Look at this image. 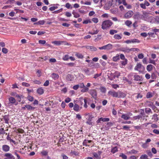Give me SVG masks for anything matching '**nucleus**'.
I'll return each mask as SVG.
<instances>
[{"mask_svg": "<svg viewBox=\"0 0 159 159\" xmlns=\"http://www.w3.org/2000/svg\"><path fill=\"white\" fill-rule=\"evenodd\" d=\"M154 95V92H148L146 95V98H151Z\"/></svg>", "mask_w": 159, "mask_h": 159, "instance_id": "nucleus-13", "label": "nucleus"}, {"mask_svg": "<svg viewBox=\"0 0 159 159\" xmlns=\"http://www.w3.org/2000/svg\"><path fill=\"white\" fill-rule=\"evenodd\" d=\"M143 95L140 93H138L137 94V96L136 97V98L137 99H141L143 97Z\"/></svg>", "mask_w": 159, "mask_h": 159, "instance_id": "nucleus-53", "label": "nucleus"}, {"mask_svg": "<svg viewBox=\"0 0 159 159\" xmlns=\"http://www.w3.org/2000/svg\"><path fill=\"white\" fill-rule=\"evenodd\" d=\"M140 158V159H148V156L145 154L142 155L141 156Z\"/></svg>", "mask_w": 159, "mask_h": 159, "instance_id": "nucleus-38", "label": "nucleus"}, {"mask_svg": "<svg viewBox=\"0 0 159 159\" xmlns=\"http://www.w3.org/2000/svg\"><path fill=\"white\" fill-rule=\"evenodd\" d=\"M9 101L10 103L13 104L16 101L15 98L12 97H10L9 98Z\"/></svg>", "mask_w": 159, "mask_h": 159, "instance_id": "nucleus-27", "label": "nucleus"}, {"mask_svg": "<svg viewBox=\"0 0 159 159\" xmlns=\"http://www.w3.org/2000/svg\"><path fill=\"white\" fill-rule=\"evenodd\" d=\"M7 140L9 141L10 142H12L13 143H15V141L11 139L10 137H9V135L8 134L7 137Z\"/></svg>", "mask_w": 159, "mask_h": 159, "instance_id": "nucleus-41", "label": "nucleus"}, {"mask_svg": "<svg viewBox=\"0 0 159 159\" xmlns=\"http://www.w3.org/2000/svg\"><path fill=\"white\" fill-rule=\"evenodd\" d=\"M122 51L128 53L130 52L133 51V49H130L128 48H122Z\"/></svg>", "mask_w": 159, "mask_h": 159, "instance_id": "nucleus-17", "label": "nucleus"}, {"mask_svg": "<svg viewBox=\"0 0 159 159\" xmlns=\"http://www.w3.org/2000/svg\"><path fill=\"white\" fill-rule=\"evenodd\" d=\"M75 56L78 58L80 59H82L84 57L83 55L82 54L77 52L76 53Z\"/></svg>", "mask_w": 159, "mask_h": 159, "instance_id": "nucleus-28", "label": "nucleus"}, {"mask_svg": "<svg viewBox=\"0 0 159 159\" xmlns=\"http://www.w3.org/2000/svg\"><path fill=\"white\" fill-rule=\"evenodd\" d=\"M127 59L124 60L120 61V63L123 66H125L127 64Z\"/></svg>", "mask_w": 159, "mask_h": 159, "instance_id": "nucleus-42", "label": "nucleus"}, {"mask_svg": "<svg viewBox=\"0 0 159 159\" xmlns=\"http://www.w3.org/2000/svg\"><path fill=\"white\" fill-rule=\"evenodd\" d=\"M84 71L87 75H91V74L89 72V68H84Z\"/></svg>", "mask_w": 159, "mask_h": 159, "instance_id": "nucleus-33", "label": "nucleus"}, {"mask_svg": "<svg viewBox=\"0 0 159 159\" xmlns=\"http://www.w3.org/2000/svg\"><path fill=\"white\" fill-rule=\"evenodd\" d=\"M148 146L149 145L148 143H145L143 144L142 145V147L144 148H146L148 147Z\"/></svg>", "mask_w": 159, "mask_h": 159, "instance_id": "nucleus-48", "label": "nucleus"}, {"mask_svg": "<svg viewBox=\"0 0 159 159\" xmlns=\"http://www.w3.org/2000/svg\"><path fill=\"white\" fill-rule=\"evenodd\" d=\"M102 75V73H100V74H96L94 75L93 78L96 79L98 77Z\"/></svg>", "mask_w": 159, "mask_h": 159, "instance_id": "nucleus-57", "label": "nucleus"}, {"mask_svg": "<svg viewBox=\"0 0 159 159\" xmlns=\"http://www.w3.org/2000/svg\"><path fill=\"white\" fill-rule=\"evenodd\" d=\"M145 112L147 114H149V113L152 114V112L151 110L149 108H146L145 109Z\"/></svg>", "mask_w": 159, "mask_h": 159, "instance_id": "nucleus-32", "label": "nucleus"}, {"mask_svg": "<svg viewBox=\"0 0 159 159\" xmlns=\"http://www.w3.org/2000/svg\"><path fill=\"white\" fill-rule=\"evenodd\" d=\"M85 116H88L87 118V119L89 121H90L93 118L92 115L89 113L85 114Z\"/></svg>", "mask_w": 159, "mask_h": 159, "instance_id": "nucleus-23", "label": "nucleus"}, {"mask_svg": "<svg viewBox=\"0 0 159 159\" xmlns=\"http://www.w3.org/2000/svg\"><path fill=\"white\" fill-rule=\"evenodd\" d=\"M25 107L27 110L29 111H33L35 108V107H32L29 105H25Z\"/></svg>", "mask_w": 159, "mask_h": 159, "instance_id": "nucleus-20", "label": "nucleus"}, {"mask_svg": "<svg viewBox=\"0 0 159 159\" xmlns=\"http://www.w3.org/2000/svg\"><path fill=\"white\" fill-rule=\"evenodd\" d=\"M135 70L138 71L139 73H142L145 70V67L140 63H138L134 68Z\"/></svg>", "mask_w": 159, "mask_h": 159, "instance_id": "nucleus-2", "label": "nucleus"}, {"mask_svg": "<svg viewBox=\"0 0 159 159\" xmlns=\"http://www.w3.org/2000/svg\"><path fill=\"white\" fill-rule=\"evenodd\" d=\"M149 18L148 13L145 11L143 12V14L142 16V19L144 20H147L148 18Z\"/></svg>", "mask_w": 159, "mask_h": 159, "instance_id": "nucleus-9", "label": "nucleus"}, {"mask_svg": "<svg viewBox=\"0 0 159 159\" xmlns=\"http://www.w3.org/2000/svg\"><path fill=\"white\" fill-rule=\"evenodd\" d=\"M83 89L81 90V91L82 93H84L87 92L89 90V88L86 87L84 86Z\"/></svg>", "mask_w": 159, "mask_h": 159, "instance_id": "nucleus-37", "label": "nucleus"}, {"mask_svg": "<svg viewBox=\"0 0 159 159\" xmlns=\"http://www.w3.org/2000/svg\"><path fill=\"white\" fill-rule=\"evenodd\" d=\"M86 48L87 49H89L92 51H95L97 50V48L93 46H86Z\"/></svg>", "mask_w": 159, "mask_h": 159, "instance_id": "nucleus-18", "label": "nucleus"}, {"mask_svg": "<svg viewBox=\"0 0 159 159\" xmlns=\"http://www.w3.org/2000/svg\"><path fill=\"white\" fill-rule=\"evenodd\" d=\"M45 23V21L44 20H40L38 21L39 25H43Z\"/></svg>", "mask_w": 159, "mask_h": 159, "instance_id": "nucleus-51", "label": "nucleus"}, {"mask_svg": "<svg viewBox=\"0 0 159 159\" xmlns=\"http://www.w3.org/2000/svg\"><path fill=\"white\" fill-rule=\"evenodd\" d=\"M117 95H118V97H117V98H123L126 96V94L125 93L121 91H119L117 92Z\"/></svg>", "mask_w": 159, "mask_h": 159, "instance_id": "nucleus-7", "label": "nucleus"}, {"mask_svg": "<svg viewBox=\"0 0 159 159\" xmlns=\"http://www.w3.org/2000/svg\"><path fill=\"white\" fill-rule=\"evenodd\" d=\"M113 45L110 43H109L107 45L103 46L101 47H99L98 48L100 50H109L112 49Z\"/></svg>", "mask_w": 159, "mask_h": 159, "instance_id": "nucleus-3", "label": "nucleus"}, {"mask_svg": "<svg viewBox=\"0 0 159 159\" xmlns=\"http://www.w3.org/2000/svg\"><path fill=\"white\" fill-rule=\"evenodd\" d=\"M37 93L39 95H42L44 93V90L41 87L37 89Z\"/></svg>", "mask_w": 159, "mask_h": 159, "instance_id": "nucleus-22", "label": "nucleus"}, {"mask_svg": "<svg viewBox=\"0 0 159 159\" xmlns=\"http://www.w3.org/2000/svg\"><path fill=\"white\" fill-rule=\"evenodd\" d=\"M119 156L121 157L123 159H126L127 158V156L123 153L120 154Z\"/></svg>", "mask_w": 159, "mask_h": 159, "instance_id": "nucleus-46", "label": "nucleus"}, {"mask_svg": "<svg viewBox=\"0 0 159 159\" xmlns=\"http://www.w3.org/2000/svg\"><path fill=\"white\" fill-rule=\"evenodd\" d=\"M153 69V66L151 64L148 65L147 66L146 69L148 71L150 72Z\"/></svg>", "mask_w": 159, "mask_h": 159, "instance_id": "nucleus-26", "label": "nucleus"}, {"mask_svg": "<svg viewBox=\"0 0 159 159\" xmlns=\"http://www.w3.org/2000/svg\"><path fill=\"white\" fill-rule=\"evenodd\" d=\"M61 157H62L63 159H68V157L63 153L61 154Z\"/></svg>", "mask_w": 159, "mask_h": 159, "instance_id": "nucleus-62", "label": "nucleus"}, {"mask_svg": "<svg viewBox=\"0 0 159 159\" xmlns=\"http://www.w3.org/2000/svg\"><path fill=\"white\" fill-rule=\"evenodd\" d=\"M118 151L117 148V147H115L113 148L111 150V152L112 153H115L116 152H117Z\"/></svg>", "mask_w": 159, "mask_h": 159, "instance_id": "nucleus-34", "label": "nucleus"}, {"mask_svg": "<svg viewBox=\"0 0 159 159\" xmlns=\"http://www.w3.org/2000/svg\"><path fill=\"white\" fill-rule=\"evenodd\" d=\"M57 7H58L57 6L51 7L49 8V9L51 11H53L57 9Z\"/></svg>", "mask_w": 159, "mask_h": 159, "instance_id": "nucleus-58", "label": "nucleus"}, {"mask_svg": "<svg viewBox=\"0 0 159 159\" xmlns=\"http://www.w3.org/2000/svg\"><path fill=\"white\" fill-rule=\"evenodd\" d=\"M98 32H99L98 30H96V31H94L93 32H89V34H91L92 35H93V34H98Z\"/></svg>", "mask_w": 159, "mask_h": 159, "instance_id": "nucleus-52", "label": "nucleus"}, {"mask_svg": "<svg viewBox=\"0 0 159 159\" xmlns=\"http://www.w3.org/2000/svg\"><path fill=\"white\" fill-rule=\"evenodd\" d=\"M132 115V114L130 112H129L127 114H123L122 115L121 118L124 120H128L130 118L129 116H131Z\"/></svg>", "mask_w": 159, "mask_h": 159, "instance_id": "nucleus-4", "label": "nucleus"}, {"mask_svg": "<svg viewBox=\"0 0 159 159\" xmlns=\"http://www.w3.org/2000/svg\"><path fill=\"white\" fill-rule=\"evenodd\" d=\"M157 76L154 73H152V75H151V78L152 79H153V80H155V79H156L157 78Z\"/></svg>", "mask_w": 159, "mask_h": 159, "instance_id": "nucleus-63", "label": "nucleus"}, {"mask_svg": "<svg viewBox=\"0 0 159 159\" xmlns=\"http://www.w3.org/2000/svg\"><path fill=\"white\" fill-rule=\"evenodd\" d=\"M41 153L43 156H46L48 155V152L45 150H43L41 152Z\"/></svg>", "mask_w": 159, "mask_h": 159, "instance_id": "nucleus-39", "label": "nucleus"}, {"mask_svg": "<svg viewBox=\"0 0 159 159\" xmlns=\"http://www.w3.org/2000/svg\"><path fill=\"white\" fill-rule=\"evenodd\" d=\"M100 89L102 93H105L106 91V88L103 87H101L100 88Z\"/></svg>", "mask_w": 159, "mask_h": 159, "instance_id": "nucleus-56", "label": "nucleus"}, {"mask_svg": "<svg viewBox=\"0 0 159 159\" xmlns=\"http://www.w3.org/2000/svg\"><path fill=\"white\" fill-rule=\"evenodd\" d=\"M2 149L5 152H7L9 151L10 147L7 145H3L2 146Z\"/></svg>", "mask_w": 159, "mask_h": 159, "instance_id": "nucleus-14", "label": "nucleus"}, {"mask_svg": "<svg viewBox=\"0 0 159 159\" xmlns=\"http://www.w3.org/2000/svg\"><path fill=\"white\" fill-rule=\"evenodd\" d=\"M113 24V22L111 20H105L102 22L101 27L103 30H107L109 29Z\"/></svg>", "mask_w": 159, "mask_h": 159, "instance_id": "nucleus-1", "label": "nucleus"}, {"mask_svg": "<svg viewBox=\"0 0 159 159\" xmlns=\"http://www.w3.org/2000/svg\"><path fill=\"white\" fill-rule=\"evenodd\" d=\"M117 94V92L114 90H110L108 93V96H111L113 97L117 98L118 97Z\"/></svg>", "mask_w": 159, "mask_h": 159, "instance_id": "nucleus-5", "label": "nucleus"}, {"mask_svg": "<svg viewBox=\"0 0 159 159\" xmlns=\"http://www.w3.org/2000/svg\"><path fill=\"white\" fill-rule=\"evenodd\" d=\"M71 75L70 74H68L67 75V77L66 78V79L68 81H71L72 80V79L71 78Z\"/></svg>", "mask_w": 159, "mask_h": 159, "instance_id": "nucleus-54", "label": "nucleus"}, {"mask_svg": "<svg viewBox=\"0 0 159 159\" xmlns=\"http://www.w3.org/2000/svg\"><path fill=\"white\" fill-rule=\"evenodd\" d=\"M92 140H88L87 139H85L83 143V146H89V145H88L87 144V143H91L92 142Z\"/></svg>", "mask_w": 159, "mask_h": 159, "instance_id": "nucleus-19", "label": "nucleus"}, {"mask_svg": "<svg viewBox=\"0 0 159 159\" xmlns=\"http://www.w3.org/2000/svg\"><path fill=\"white\" fill-rule=\"evenodd\" d=\"M90 93L94 99H97V93L96 90L94 89L91 90Z\"/></svg>", "mask_w": 159, "mask_h": 159, "instance_id": "nucleus-8", "label": "nucleus"}, {"mask_svg": "<svg viewBox=\"0 0 159 159\" xmlns=\"http://www.w3.org/2000/svg\"><path fill=\"white\" fill-rule=\"evenodd\" d=\"M153 132L157 134H159V130L154 129L153 130Z\"/></svg>", "mask_w": 159, "mask_h": 159, "instance_id": "nucleus-64", "label": "nucleus"}, {"mask_svg": "<svg viewBox=\"0 0 159 159\" xmlns=\"http://www.w3.org/2000/svg\"><path fill=\"white\" fill-rule=\"evenodd\" d=\"M22 95H19L18 94L17 95L16 98H17V100L19 102H20L21 101V98L22 97Z\"/></svg>", "mask_w": 159, "mask_h": 159, "instance_id": "nucleus-50", "label": "nucleus"}, {"mask_svg": "<svg viewBox=\"0 0 159 159\" xmlns=\"http://www.w3.org/2000/svg\"><path fill=\"white\" fill-rule=\"evenodd\" d=\"M27 99L30 102H32L34 100V98L33 97L30 95H29L27 96Z\"/></svg>", "mask_w": 159, "mask_h": 159, "instance_id": "nucleus-49", "label": "nucleus"}, {"mask_svg": "<svg viewBox=\"0 0 159 159\" xmlns=\"http://www.w3.org/2000/svg\"><path fill=\"white\" fill-rule=\"evenodd\" d=\"M120 59V55L117 54L116 56L113 58V60L114 61H116Z\"/></svg>", "mask_w": 159, "mask_h": 159, "instance_id": "nucleus-31", "label": "nucleus"}, {"mask_svg": "<svg viewBox=\"0 0 159 159\" xmlns=\"http://www.w3.org/2000/svg\"><path fill=\"white\" fill-rule=\"evenodd\" d=\"M134 80L136 81H141V77L138 75H135L134 76Z\"/></svg>", "mask_w": 159, "mask_h": 159, "instance_id": "nucleus-29", "label": "nucleus"}, {"mask_svg": "<svg viewBox=\"0 0 159 159\" xmlns=\"http://www.w3.org/2000/svg\"><path fill=\"white\" fill-rule=\"evenodd\" d=\"M57 61L55 58H52L49 59V61L50 62L55 63Z\"/></svg>", "mask_w": 159, "mask_h": 159, "instance_id": "nucleus-60", "label": "nucleus"}, {"mask_svg": "<svg viewBox=\"0 0 159 159\" xmlns=\"http://www.w3.org/2000/svg\"><path fill=\"white\" fill-rule=\"evenodd\" d=\"M3 119L5 121V123L6 124H8L9 123V116L8 115H5L4 116H3Z\"/></svg>", "mask_w": 159, "mask_h": 159, "instance_id": "nucleus-24", "label": "nucleus"}, {"mask_svg": "<svg viewBox=\"0 0 159 159\" xmlns=\"http://www.w3.org/2000/svg\"><path fill=\"white\" fill-rule=\"evenodd\" d=\"M72 14L74 15V16L75 18H78L80 16V15L79 14L75 11H73Z\"/></svg>", "mask_w": 159, "mask_h": 159, "instance_id": "nucleus-35", "label": "nucleus"}, {"mask_svg": "<svg viewBox=\"0 0 159 159\" xmlns=\"http://www.w3.org/2000/svg\"><path fill=\"white\" fill-rule=\"evenodd\" d=\"M116 0H109V5L112 7L116 6Z\"/></svg>", "mask_w": 159, "mask_h": 159, "instance_id": "nucleus-16", "label": "nucleus"}, {"mask_svg": "<svg viewBox=\"0 0 159 159\" xmlns=\"http://www.w3.org/2000/svg\"><path fill=\"white\" fill-rule=\"evenodd\" d=\"M110 119L109 118H103L102 117L98 119V120L96 121L97 124L99 123L101 121L102 122H107L109 121Z\"/></svg>", "mask_w": 159, "mask_h": 159, "instance_id": "nucleus-10", "label": "nucleus"}, {"mask_svg": "<svg viewBox=\"0 0 159 159\" xmlns=\"http://www.w3.org/2000/svg\"><path fill=\"white\" fill-rule=\"evenodd\" d=\"M69 57L67 55H65L62 58V59L64 61H67L69 59Z\"/></svg>", "mask_w": 159, "mask_h": 159, "instance_id": "nucleus-47", "label": "nucleus"}, {"mask_svg": "<svg viewBox=\"0 0 159 159\" xmlns=\"http://www.w3.org/2000/svg\"><path fill=\"white\" fill-rule=\"evenodd\" d=\"M92 20L95 23H97L98 22V19L97 18H93L92 19Z\"/></svg>", "mask_w": 159, "mask_h": 159, "instance_id": "nucleus-61", "label": "nucleus"}, {"mask_svg": "<svg viewBox=\"0 0 159 159\" xmlns=\"http://www.w3.org/2000/svg\"><path fill=\"white\" fill-rule=\"evenodd\" d=\"M22 85L23 86L28 87L30 86V84L28 83L25 82H23L22 83Z\"/></svg>", "mask_w": 159, "mask_h": 159, "instance_id": "nucleus-59", "label": "nucleus"}, {"mask_svg": "<svg viewBox=\"0 0 159 159\" xmlns=\"http://www.w3.org/2000/svg\"><path fill=\"white\" fill-rule=\"evenodd\" d=\"M138 152L134 149H132L129 152V153L131 154H135L137 153Z\"/></svg>", "mask_w": 159, "mask_h": 159, "instance_id": "nucleus-43", "label": "nucleus"}, {"mask_svg": "<svg viewBox=\"0 0 159 159\" xmlns=\"http://www.w3.org/2000/svg\"><path fill=\"white\" fill-rule=\"evenodd\" d=\"M133 12L131 10L129 11L126 13L125 15V18L126 19H128L131 18L133 14Z\"/></svg>", "mask_w": 159, "mask_h": 159, "instance_id": "nucleus-6", "label": "nucleus"}, {"mask_svg": "<svg viewBox=\"0 0 159 159\" xmlns=\"http://www.w3.org/2000/svg\"><path fill=\"white\" fill-rule=\"evenodd\" d=\"M73 109L75 111H79L80 110L79 106L78 104H75L74 106Z\"/></svg>", "mask_w": 159, "mask_h": 159, "instance_id": "nucleus-30", "label": "nucleus"}, {"mask_svg": "<svg viewBox=\"0 0 159 159\" xmlns=\"http://www.w3.org/2000/svg\"><path fill=\"white\" fill-rule=\"evenodd\" d=\"M33 82L35 84H40L41 82L39 80H34L33 81Z\"/></svg>", "mask_w": 159, "mask_h": 159, "instance_id": "nucleus-55", "label": "nucleus"}, {"mask_svg": "<svg viewBox=\"0 0 159 159\" xmlns=\"http://www.w3.org/2000/svg\"><path fill=\"white\" fill-rule=\"evenodd\" d=\"M4 156L6 157L4 158L3 159H14V157L13 155L9 153H6Z\"/></svg>", "mask_w": 159, "mask_h": 159, "instance_id": "nucleus-12", "label": "nucleus"}, {"mask_svg": "<svg viewBox=\"0 0 159 159\" xmlns=\"http://www.w3.org/2000/svg\"><path fill=\"white\" fill-rule=\"evenodd\" d=\"M117 32V31L116 30H111L110 31V34L111 35H113L115 34Z\"/></svg>", "mask_w": 159, "mask_h": 159, "instance_id": "nucleus-40", "label": "nucleus"}, {"mask_svg": "<svg viewBox=\"0 0 159 159\" xmlns=\"http://www.w3.org/2000/svg\"><path fill=\"white\" fill-rule=\"evenodd\" d=\"M114 38L116 39L119 40L121 39V37L119 34H116L114 35Z\"/></svg>", "mask_w": 159, "mask_h": 159, "instance_id": "nucleus-36", "label": "nucleus"}, {"mask_svg": "<svg viewBox=\"0 0 159 159\" xmlns=\"http://www.w3.org/2000/svg\"><path fill=\"white\" fill-rule=\"evenodd\" d=\"M65 43V44L66 45H69V43L66 42L65 41H55L52 42V43L54 44L59 45L63 43Z\"/></svg>", "mask_w": 159, "mask_h": 159, "instance_id": "nucleus-11", "label": "nucleus"}, {"mask_svg": "<svg viewBox=\"0 0 159 159\" xmlns=\"http://www.w3.org/2000/svg\"><path fill=\"white\" fill-rule=\"evenodd\" d=\"M152 119L153 122H157L159 120L158 115L157 114H154L152 115Z\"/></svg>", "mask_w": 159, "mask_h": 159, "instance_id": "nucleus-15", "label": "nucleus"}, {"mask_svg": "<svg viewBox=\"0 0 159 159\" xmlns=\"http://www.w3.org/2000/svg\"><path fill=\"white\" fill-rule=\"evenodd\" d=\"M14 132L16 133H19L21 134L24 133V130L21 129L19 128L18 129H16L14 130Z\"/></svg>", "mask_w": 159, "mask_h": 159, "instance_id": "nucleus-25", "label": "nucleus"}, {"mask_svg": "<svg viewBox=\"0 0 159 159\" xmlns=\"http://www.w3.org/2000/svg\"><path fill=\"white\" fill-rule=\"evenodd\" d=\"M132 43H139L140 42V41L137 39H134L131 40Z\"/></svg>", "mask_w": 159, "mask_h": 159, "instance_id": "nucleus-44", "label": "nucleus"}, {"mask_svg": "<svg viewBox=\"0 0 159 159\" xmlns=\"http://www.w3.org/2000/svg\"><path fill=\"white\" fill-rule=\"evenodd\" d=\"M51 76L53 79L56 80L59 78V76L57 74L53 73L52 74Z\"/></svg>", "mask_w": 159, "mask_h": 159, "instance_id": "nucleus-21", "label": "nucleus"}, {"mask_svg": "<svg viewBox=\"0 0 159 159\" xmlns=\"http://www.w3.org/2000/svg\"><path fill=\"white\" fill-rule=\"evenodd\" d=\"M132 23V22L129 20H126L125 23V24L128 26H129Z\"/></svg>", "mask_w": 159, "mask_h": 159, "instance_id": "nucleus-45", "label": "nucleus"}]
</instances>
